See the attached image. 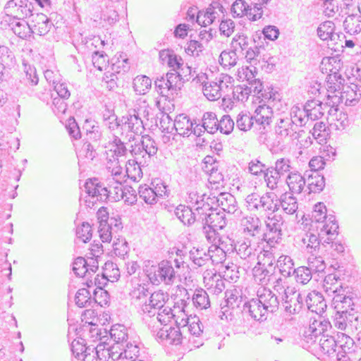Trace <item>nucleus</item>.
<instances>
[{
  "instance_id": "1",
  "label": "nucleus",
  "mask_w": 361,
  "mask_h": 361,
  "mask_svg": "<svg viewBox=\"0 0 361 361\" xmlns=\"http://www.w3.org/2000/svg\"><path fill=\"white\" fill-rule=\"evenodd\" d=\"M345 294H338L332 299V305L336 311L334 322V325L341 330L347 326V322H352L353 319H357L355 317V307L360 298L356 293H348L349 290L345 291Z\"/></svg>"
},
{
  "instance_id": "2",
  "label": "nucleus",
  "mask_w": 361,
  "mask_h": 361,
  "mask_svg": "<svg viewBox=\"0 0 361 361\" xmlns=\"http://www.w3.org/2000/svg\"><path fill=\"white\" fill-rule=\"evenodd\" d=\"M84 188L87 194V199L85 202L90 208H92L97 202H106L110 200V191L97 178L87 179Z\"/></svg>"
},
{
  "instance_id": "3",
  "label": "nucleus",
  "mask_w": 361,
  "mask_h": 361,
  "mask_svg": "<svg viewBox=\"0 0 361 361\" xmlns=\"http://www.w3.org/2000/svg\"><path fill=\"white\" fill-rule=\"evenodd\" d=\"M285 221L281 214L269 213L265 221L267 231L263 240L269 243H279L282 239Z\"/></svg>"
},
{
  "instance_id": "4",
  "label": "nucleus",
  "mask_w": 361,
  "mask_h": 361,
  "mask_svg": "<svg viewBox=\"0 0 361 361\" xmlns=\"http://www.w3.org/2000/svg\"><path fill=\"white\" fill-rule=\"evenodd\" d=\"M290 161L288 159L281 158L275 161L274 166H269V176L267 173L264 174V180L268 188L274 190L279 180L286 178V174L290 173Z\"/></svg>"
},
{
  "instance_id": "5",
  "label": "nucleus",
  "mask_w": 361,
  "mask_h": 361,
  "mask_svg": "<svg viewBox=\"0 0 361 361\" xmlns=\"http://www.w3.org/2000/svg\"><path fill=\"white\" fill-rule=\"evenodd\" d=\"M108 337L109 345H106V348L109 350V355L114 360L122 344H125L129 339L127 329L122 324H114L108 331Z\"/></svg>"
},
{
  "instance_id": "6",
  "label": "nucleus",
  "mask_w": 361,
  "mask_h": 361,
  "mask_svg": "<svg viewBox=\"0 0 361 361\" xmlns=\"http://www.w3.org/2000/svg\"><path fill=\"white\" fill-rule=\"evenodd\" d=\"M6 13L18 19L32 18L35 13L34 5L30 0H9L4 6Z\"/></svg>"
},
{
  "instance_id": "7",
  "label": "nucleus",
  "mask_w": 361,
  "mask_h": 361,
  "mask_svg": "<svg viewBox=\"0 0 361 361\" xmlns=\"http://www.w3.org/2000/svg\"><path fill=\"white\" fill-rule=\"evenodd\" d=\"M304 297L302 293L295 290V288L288 287L284 289L282 297V305L284 311L290 314H298L304 305Z\"/></svg>"
},
{
  "instance_id": "8",
  "label": "nucleus",
  "mask_w": 361,
  "mask_h": 361,
  "mask_svg": "<svg viewBox=\"0 0 361 361\" xmlns=\"http://www.w3.org/2000/svg\"><path fill=\"white\" fill-rule=\"evenodd\" d=\"M20 20L8 13H6L1 21V25L4 27L8 26L16 36L26 39L32 35V30L27 22L20 21Z\"/></svg>"
},
{
  "instance_id": "9",
  "label": "nucleus",
  "mask_w": 361,
  "mask_h": 361,
  "mask_svg": "<svg viewBox=\"0 0 361 361\" xmlns=\"http://www.w3.org/2000/svg\"><path fill=\"white\" fill-rule=\"evenodd\" d=\"M204 214L202 216L201 224L211 228L221 230L226 226V216L224 212H217L210 207L209 203H203Z\"/></svg>"
},
{
  "instance_id": "10",
  "label": "nucleus",
  "mask_w": 361,
  "mask_h": 361,
  "mask_svg": "<svg viewBox=\"0 0 361 361\" xmlns=\"http://www.w3.org/2000/svg\"><path fill=\"white\" fill-rule=\"evenodd\" d=\"M195 211L197 216L190 207L180 204L176 207L174 214L185 226H190L195 221L201 222L202 216L204 214L203 205L198 206Z\"/></svg>"
},
{
  "instance_id": "11",
  "label": "nucleus",
  "mask_w": 361,
  "mask_h": 361,
  "mask_svg": "<svg viewBox=\"0 0 361 361\" xmlns=\"http://www.w3.org/2000/svg\"><path fill=\"white\" fill-rule=\"evenodd\" d=\"M305 302L309 311L314 312L322 317L327 307L326 302L323 295L317 290L309 293L305 297Z\"/></svg>"
},
{
  "instance_id": "12",
  "label": "nucleus",
  "mask_w": 361,
  "mask_h": 361,
  "mask_svg": "<svg viewBox=\"0 0 361 361\" xmlns=\"http://www.w3.org/2000/svg\"><path fill=\"white\" fill-rule=\"evenodd\" d=\"M241 312L247 314L256 321H265L267 319V312L262 310L261 302L258 298H252L243 304Z\"/></svg>"
},
{
  "instance_id": "13",
  "label": "nucleus",
  "mask_w": 361,
  "mask_h": 361,
  "mask_svg": "<svg viewBox=\"0 0 361 361\" xmlns=\"http://www.w3.org/2000/svg\"><path fill=\"white\" fill-rule=\"evenodd\" d=\"M338 343L339 342L334 336L322 334L319 340L317 348L331 361H335V357H339L336 354Z\"/></svg>"
},
{
  "instance_id": "14",
  "label": "nucleus",
  "mask_w": 361,
  "mask_h": 361,
  "mask_svg": "<svg viewBox=\"0 0 361 361\" xmlns=\"http://www.w3.org/2000/svg\"><path fill=\"white\" fill-rule=\"evenodd\" d=\"M30 27L32 35L36 33L40 36L47 35L54 25L53 23L45 14L42 13H35L31 18Z\"/></svg>"
},
{
  "instance_id": "15",
  "label": "nucleus",
  "mask_w": 361,
  "mask_h": 361,
  "mask_svg": "<svg viewBox=\"0 0 361 361\" xmlns=\"http://www.w3.org/2000/svg\"><path fill=\"white\" fill-rule=\"evenodd\" d=\"M298 124L294 123L292 118H280L275 128L276 133L281 138L290 136L292 139H297L298 134L297 133Z\"/></svg>"
},
{
  "instance_id": "16",
  "label": "nucleus",
  "mask_w": 361,
  "mask_h": 361,
  "mask_svg": "<svg viewBox=\"0 0 361 361\" xmlns=\"http://www.w3.org/2000/svg\"><path fill=\"white\" fill-rule=\"evenodd\" d=\"M120 122H121L122 130L127 128L128 131L135 135L141 134L145 129L142 120L139 115L136 114L135 110L133 114L123 116L121 118Z\"/></svg>"
},
{
  "instance_id": "17",
  "label": "nucleus",
  "mask_w": 361,
  "mask_h": 361,
  "mask_svg": "<svg viewBox=\"0 0 361 361\" xmlns=\"http://www.w3.org/2000/svg\"><path fill=\"white\" fill-rule=\"evenodd\" d=\"M166 80V85L169 87L172 97L174 94H178L183 86L185 81L189 80V78H184L180 72L169 71L164 75Z\"/></svg>"
},
{
  "instance_id": "18",
  "label": "nucleus",
  "mask_w": 361,
  "mask_h": 361,
  "mask_svg": "<svg viewBox=\"0 0 361 361\" xmlns=\"http://www.w3.org/2000/svg\"><path fill=\"white\" fill-rule=\"evenodd\" d=\"M306 176V183H307V188L309 192H320L325 186V178L324 175L319 174L317 171H308L305 172Z\"/></svg>"
},
{
  "instance_id": "19",
  "label": "nucleus",
  "mask_w": 361,
  "mask_h": 361,
  "mask_svg": "<svg viewBox=\"0 0 361 361\" xmlns=\"http://www.w3.org/2000/svg\"><path fill=\"white\" fill-rule=\"evenodd\" d=\"M140 348L137 343L128 340L125 344H122V347L118 349L114 360H134L135 357L138 358Z\"/></svg>"
},
{
  "instance_id": "20",
  "label": "nucleus",
  "mask_w": 361,
  "mask_h": 361,
  "mask_svg": "<svg viewBox=\"0 0 361 361\" xmlns=\"http://www.w3.org/2000/svg\"><path fill=\"white\" fill-rule=\"evenodd\" d=\"M257 298L261 302L263 310L274 313L279 310V300L271 290H264V293L259 295Z\"/></svg>"
},
{
  "instance_id": "21",
  "label": "nucleus",
  "mask_w": 361,
  "mask_h": 361,
  "mask_svg": "<svg viewBox=\"0 0 361 361\" xmlns=\"http://www.w3.org/2000/svg\"><path fill=\"white\" fill-rule=\"evenodd\" d=\"M361 86L357 84L351 83L343 87L342 97L345 99L346 106H353L356 105L361 99Z\"/></svg>"
},
{
  "instance_id": "22",
  "label": "nucleus",
  "mask_w": 361,
  "mask_h": 361,
  "mask_svg": "<svg viewBox=\"0 0 361 361\" xmlns=\"http://www.w3.org/2000/svg\"><path fill=\"white\" fill-rule=\"evenodd\" d=\"M286 182L291 193H300L306 184V176L298 171L290 172L286 177Z\"/></svg>"
},
{
  "instance_id": "23",
  "label": "nucleus",
  "mask_w": 361,
  "mask_h": 361,
  "mask_svg": "<svg viewBox=\"0 0 361 361\" xmlns=\"http://www.w3.org/2000/svg\"><path fill=\"white\" fill-rule=\"evenodd\" d=\"M255 1L256 2L252 3L253 4L252 8L244 0H240L242 13L246 15L251 21H256L261 18L263 14L262 6L264 4H261L258 0Z\"/></svg>"
},
{
  "instance_id": "24",
  "label": "nucleus",
  "mask_w": 361,
  "mask_h": 361,
  "mask_svg": "<svg viewBox=\"0 0 361 361\" xmlns=\"http://www.w3.org/2000/svg\"><path fill=\"white\" fill-rule=\"evenodd\" d=\"M335 24L331 20H326L321 23L317 29V33L318 37L323 41H335L336 36L339 38V35L334 32Z\"/></svg>"
},
{
  "instance_id": "25",
  "label": "nucleus",
  "mask_w": 361,
  "mask_h": 361,
  "mask_svg": "<svg viewBox=\"0 0 361 361\" xmlns=\"http://www.w3.org/2000/svg\"><path fill=\"white\" fill-rule=\"evenodd\" d=\"M87 337L92 338V341H99L97 346V348H101L102 346L106 348V345H109V343H108V331L105 329L99 328L96 322L92 324Z\"/></svg>"
},
{
  "instance_id": "26",
  "label": "nucleus",
  "mask_w": 361,
  "mask_h": 361,
  "mask_svg": "<svg viewBox=\"0 0 361 361\" xmlns=\"http://www.w3.org/2000/svg\"><path fill=\"white\" fill-rule=\"evenodd\" d=\"M219 120L216 114L212 111L204 112L200 121L201 127L209 134H214L218 131Z\"/></svg>"
},
{
  "instance_id": "27",
  "label": "nucleus",
  "mask_w": 361,
  "mask_h": 361,
  "mask_svg": "<svg viewBox=\"0 0 361 361\" xmlns=\"http://www.w3.org/2000/svg\"><path fill=\"white\" fill-rule=\"evenodd\" d=\"M225 305L221 307V310L228 308L233 310H240L241 312L243 302L242 297L238 295L236 290H234V291L226 290L225 292Z\"/></svg>"
},
{
  "instance_id": "28",
  "label": "nucleus",
  "mask_w": 361,
  "mask_h": 361,
  "mask_svg": "<svg viewBox=\"0 0 361 361\" xmlns=\"http://www.w3.org/2000/svg\"><path fill=\"white\" fill-rule=\"evenodd\" d=\"M157 272L161 281L166 283L172 282L175 279V271L170 261L162 260L159 262Z\"/></svg>"
},
{
  "instance_id": "29",
  "label": "nucleus",
  "mask_w": 361,
  "mask_h": 361,
  "mask_svg": "<svg viewBox=\"0 0 361 361\" xmlns=\"http://www.w3.org/2000/svg\"><path fill=\"white\" fill-rule=\"evenodd\" d=\"M218 8L219 11L224 13L226 11L225 8L221 4H220L219 0H212L209 7L206 9L204 14L203 15L204 20L202 22L203 26L207 27L214 23L216 19V12L215 10Z\"/></svg>"
},
{
  "instance_id": "30",
  "label": "nucleus",
  "mask_w": 361,
  "mask_h": 361,
  "mask_svg": "<svg viewBox=\"0 0 361 361\" xmlns=\"http://www.w3.org/2000/svg\"><path fill=\"white\" fill-rule=\"evenodd\" d=\"M284 212L288 214H293L298 210V200L291 192L282 194L279 200Z\"/></svg>"
},
{
  "instance_id": "31",
  "label": "nucleus",
  "mask_w": 361,
  "mask_h": 361,
  "mask_svg": "<svg viewBox=\"0 0 361 361\" xmlns=\"http://www.w3.org/2000/svg\"><path fill=\"white\" fill-rule=\"evenodd\" d=\"M138 195L145 203L154 205L159 201V196L156 195L151 185L147 184L140 185L138 188Z\"/></svg>"
},
{
  "instance_id": "32",
  "label": "nucleus",
  "mask_w": 361,
  "mask_h": 361,
  "mask_svg": "<svg viewBox=\"0 0 361 361\" xmlns=\"http://www.w3.org/2000/svg\"><path fill=\"white\" fill-rule=\"evenodd\" d=\"M133 89L137 94L144 95L152 87V80L145 75H137L133 79Z\"/></svg>"
},
{
  "instance_id": "33",
  "label": "nucleus",
  "mask_w": 361,
  "mask_h": 361,
  "mask_svg": "<svg viewBox=\"0 0 361 361\" xmlns=\"http://www.w3.org/2000/svg\"><path fill=\"white\" fill-rule=\"evenodd\" d=\"M126 172L128 178L134 182L139 181L143 176L141 166L136 159H129L127 161Z\"/></svg>"
},
{
  "instance_id": "34",
  "label": "nucleus",
  "mask_w": 361,
  "mask_h": 361,
  "mask_svg": "<svg viewBox=\"0 0 361 361\" xmlns=\"http://www.w3.org/2000/svg\"><path fill=\"white\" fill-rule=\"evenodd\" d=\"M165 304V295L162 291L154 292L149 299V304L145 305L144 311L151 313L150 309H158L161 310Z\"/></svg>"
},
{
  "instance_id": "35",
  "label": "nucleus",
  "mask_w": 361,
  "mask_h": 361,
  "mask_svg": "<svg viewBox=\"0 0 361 361\" xmlns=\"http://www.w3.org/2000/svg\"><path fill=\"white\" fill-rule=\"evenodd\" d=\"M102 269V279H105L106 281L111 282H115L120 279V271L117 264L113 262H106Z\"/></svg>"
},
{
  "instance_id": "36",
  "label": "nucleus",
  "mask_w": 361,
  "mask_h": 361,
  "mask_svg": "<svg viewBox=\"0 0 361 361\" xmlns=\"http://www.w3.org/2000/svg\"><path fill=\"white\" fill-rule=\"evenodd\" d=\"M219 205L221 207L224 211L234 214L237 211V202L233 195L230 193H224L218 199Z\"/></svg>"
},
{
  "instance_id": "37",
  "label": "nucleus",
  "mask_w": 361,
  "mask_h": 361,
  "mask_svg": "<svg viewBox=\"0 0 361 361\" xmlns=\"http://www.w3.org/2000/svg\"><path fill=\"white\" fill-rule=\"evenodd\" d=\"M25 77L21 82L27 87L36 86L39 82V77L35 66L23 62Z\"/></svg>"
},
{
  "instance_id": "38",
  "label": "nucleus",
  "mask_w": 361,
  "mask_h": 361,
  "mask_svg": "<svg viewBox=\"0 0 361 361\" xmlns=\"http://www.w3.org/2000/svg\"><path fill=\"white\" fill-rule=\"evenodd\" d=\"M254 126L251 114L247 111H240L236 117V127L241 131L247 132Z\"/></svg>"
},
{
  "instance_id": "39",
  "label": "nucleus",
  "mask_w": 361,
  "mask_h": 361,
  "mask_svg": "<svg viewBox=\"0 0 361 361\" xmlns=\"http://www.w3.org/2000/svg\"><path fill=\"white\" fill-rule=\"evenodd\" d=\"M75 302L78 307L82 308L92 305V295L87 288H80L75 295Z\"/></svg>"
},
{
  "instance_id": "40",
  "label": "nucleus",
  "mask_w": 361,
  "mask_h": 361,
  "mask_svg": "<svg viewBox=\"0 0 361 361\" xmlns=\"http://www.w3.org/2000/svg\"><path fill=\"white\" fill-rule=\"evenodd\" d=\"M192 302L196 307L207 309L210 306V300L206 290L202 288L196 289L192 296Z\"/></svg>"
},
{
  "instance_id": "41",
  "label": "nucleus",
  "mask_w": 361,
  "mask_h": 361,
  "mask_svg": "<svg viewBox=\"0 0 361 361\" xmlns=\"http://www.w3.org/2000/svg\"><path fill=\"white\" fill-rule=\"evenodd\" d=\"M317 321H314L312 324L310 325L309 329L305 332L304 337L305 341L307 343L314 345V349H317V345L321 335V330L317 328Z\"/></svg>"
},
{
  "instance_id": "42",
  "label": "nucleus",
  "mask_w": 361,
  "mask_h": 361,
  "mask_svg": "<svg viewBox=\"0 0 361 361\" xmlns=\"http://www.w3.org/2000/svg\"><path fill=\"white\" fill-rule=\"evenodd\" d=\"M252 272L255 278H259L261 283L265 284L269 281L270 276L274 274L271 269H267L261 261L257 262L252 269Z\"/></svg>"
},
{
  "instance_id": "43",
  "label": "nucleus",
  "mask_w": 361,
  "mask_h": 361,
  "mask_svg": "<svg viewBox=\"0 0 361 361\" xmlns=\"http://www.w3.org/2000/svg\"><path fill=\"white\" fill-rule=\"evenodd\" d=\"M265 200H268L267 192L262 195L259 196L258 194L254 192L248 195L245 198V202L249 207V209L252 210H259L262 208Z\"/></svg>"
},
{
  "instance_id": "44",
  "label": "nucleus",
  "mask_w": 361,
  "mask_h": 361,
  "mask_svg": "<svg viewBox=\"0 0 361 361\" xmlns=\"http://www.w3.org/2000/svg\"><path fill=\"white\" fill-rule=\"evenodd\" d=\"M326 124L322 121H318L314 123L313 128L310 133L319 144L322 145L323 142H325L328 135L326 132Z\"/></svg>"
},
{
  "instance_id": "45",
  "label": "nucleus",
  "mask_w": 361,
  "mask_h": 361,
  "mask_svg": "<svg viewBox=\"0 0 361 361\" xmlns=\"http://www.w3.org/2000/svg\"><path fill=\"white\" fill-rule=\"evenodd\" d=\"M78 340H74L71 344V350L73 355L78 360H80L82 355L85 354L87 351V348H90L92 345L87 346L85 343V339L82 338H78Z\"/></svg>"
},
{
  "instance_id": "46",
  "label": "nucleus",
  "mask_w": 361,
  "mask_h": 361,
  "mask_svg": "<svg viewBox=\"0 0 361 361\" xmlns=\"http://www.w3.org/2000/svg\"><path fill=\"white\" fill-rule=\"evenodd\" d=\"M312 267H300L293 271L298 283L306 284L312 279Z\"/></svg>"
},
{
  "instance_id": "47",
  "label": "nucleus",
  "mask_w": 361,
  "mask_h": 361,
  "mask_svg": "<svg viewBox=\"0 0 361 361\" xmlns=\"http://www.w3.org/2000/svg\"><path fill=\"white\" fill-rule=\"evenodd\" d=\"M114 252L116 256L123 257L128 255L130 248L128 243L122 236L116 238L113 243Z\"/></svg>"
},
{
  "instance_id": "48",
  "label": "nucleus",
  "mask_w": 361,
  "mask_h": 361,
  "mask_svg": "<svg viewBox=\"0 0 361 361\" xmlns=\"http://www.w3.org/2000/svg\"><path fill=\"white\" fill-rule=\"evenodd\" d=\"M237 59L236 51L233 49L231 51H223L220 54L219 61L224 67H231L237 63Z\"/></svg>"
},
{
  "instance_id": "49",
  "label": "nucleus",
  "mask_w": 361,
  "mask_h": 361,
  "mask_svg": "<svg viewBox=\"0 0 361 361\" xmlns=\"http://www.w3.org/2000/svg\"><path fill=\"white\" fill-rule=\"evenodd\" d=\"M141 148L144 150L149 158L154 156L158 150L155 141L149 135H144L142 137Z\"/></svg>"
},
{
  "instance_id": "50",
  "label": "nucleus",
  "mask_w": 361,
  "mask_h": 361,
  "mask_svg": "<svg viewBox=\"0 0 361 361\" xmlns=\"http://www.w3.org/2000/svg\"><path fill=\"white\" fill-rule=\"evenodd\" d=\"M109 293L104 288L94 290L92 296V305L97 304L100 307H104L109 303Z\"/></svg>"
},
{
  "instance_id": "51",
  "label": "nucleus",
  "mask_w": 361,
  "mask_h": 361,
  "mask_svg": "<svg viewBox=\"0 0 361 361\" xmlns=\"http://www.w3.org/2000/svg\"><path fill=\"white\" fill-rule=\"evenodd\" d=\"M218 130L224 135H230L234 128L235 122L228 114H224L218 121Z\"/></svg>"
},
{
  "instance_id": "52",
  "label": "nucleus",
  "mask_w": 361,
  "mask_h": 361,
  "mask_svg": "<svg viewBox=\"0 0 361 361\" xmlns=\"http://www.w3.org/2000/svg\"><path fill=\"white\" fill-rule=\"evenodd\" d=\"M166 82L164 75L160 78H157L154 80V88L161 97H164L166 100L169 101L172 94L169 90V87L166 85Z\"/></svg>"
},
{
  "instance_id": "53",
  "label": "nucleus",
  "mask_w": 361,
  "mask_h": 361,
  "mask_svg": "<svg viewBox=\"0 0 361 361\" xmlns=\"http://www.w3.org/2000/svg\"><path fill=\"white\" fill-rule=\"evenodd\" d=\"M76 235L82 243H85L90 240L92 236V230L90 224L87 221H83L76 228Z\"/></svg>"
},
{
  "instance_id": "54",
  "label": "nucleus",
  "mask_w": 361,
  "mask_h": 361,
  "mask_svg": "<svg viewBox=\"0 0 361 361\" xmlns=\"http://www.w3.org/2000/svg\"><path fill=\"white\" fill-rule=\"evenodd\" d=\"M343 27L347 33L357 34L361 31V23L355 16H349L343 21Z\"/></svg>"
},
{
  "instance_id": "55",
  "label": "nucleus",
  "mask_w": 361,
  "mask_h": 361,
  "mask_svg": "<svg viewBox=\"0 0 361 361\" xmlns=\"http://www.w3.org/2000/svg\"><path fill=\"white\" fill-rule=\"evenodd\" d=\"M326 82L330 85H329V89L333 92L342 91L343 87H346L344 85L345 79L341 73L333 76H327Z\"/></svg>"
},
{
  "instance_id": "56",
  "label": "nucleus",
  "mask_w": 361,
  "mask_h": 361,
  "mask_svg": "<svg viewBox=\"0 0 361 361\" xmlns=\"http://www.w3.org/2000/svg\"><path fill=\"white\" fill-rule=\"evenodd\" d=\"M269 166H267L266 164L262 163L257 159L252 160L249 163V172L254 176H259L262 174L263 176L264 177V174L266 173L269 174Z\"/></svg>"
},
{
  "instance_id": "57",
  "label": "nucleus",
  "mask_w": 361,
  "mask_h": 361,
  "mask_svg": "<svg viewBox=\"0 0 361 361\" xmlns=\"http://www.w3.org/2000/svg\"><path fill=\"white\" fill-rule=\"evenodd\" d=\"M92 61L93 66L99 71H102L109 63L108 56L104 51H94L92 55Z\"/></svg>"
},
{
  "instance_id": "58",
  "label": "nucleus",
  "mask_w": 361,
  "mask_h": 361,
  "mask_svg": "<svg viewBox=\"0 0 361 361\" xmlns=\"http://www.w3.org/2000/svg\"><path fill=\"white\" fill-rule=\"evenodd\" d=\"M66 128L71 137L75 140H78L81 138V130L78 123H77L74 117H70L67 120Z\"/></svg>"
},
{
  "instance_id": "59",
  "label": "nucleus",
  "mask_w": 361,
  "mask_h": 361,
  "mask_svg": "<svg viewBox=\"0 0 361 361\" xmlns=\"http://www.w3.org/2000/svg\"><path fill=\"white\" fill-rule=\"evenodd\" d=\"M87 260L82 257H78L73 263V271L77 276L83 277L87 273Z\"/></svg>"
},
{
  "instance_id": "60",
  "label": "nucleus",
  "mask_w": 361,
  "mask_h": 361,
  "mask_svg": "<svg viewBox=\"0 0 361 361\" xmlns=\"http://www.w3.org/2000/svg\"><path fill=\"white\" fill-rule=\"evenodd\" d=\"M252 93V87L247 85H237L233 90V98L238 101H247Z\"/></svg>"
},
{
  "instance_id": "61",
  "label": "nucleus",
  "mask_w": 361,
  "mask_h": 361,
  "mask_svg": "<svg viewBox=\"0 0 361 361\" xmlns=\"http://www.w3.org/2000/svg\"><path fill=\"white\" fill-rule=\"evenodd\" d=\"M183 59L182 57L175 52L171 55V57L167 61V66L171 68L170 71L172 72H184Z\"/></svg>"
},
{
  "instance_id": "62",
  "label": "nucleus",
  "mask_w": 361,
  "mask_h": 361,
  "mask_svg": "<svg viewBox=\"0 0 361 361\" xmlns=\"http://www.w3.org/2000/svg\"><path fill=\"white\" fill-rule=\"evenodd\" d=\"M325 224L323 226V230L327 235H338V224L336 219V216L332 214L327 215V219H324Z\"/></svg>"
},
{
  "instance_id": "63",
  "label": "nucleus",
  "mask_w": 361,
  "mask_h": 361,
  "mask_svg": "<svg viewBox=\"0 0 361 361\" xmlns=\"http://www.w3.org/2000/svg\"><path fill=\"white\" fill-rule=\"evenodd\" d=\"M150 185L152 187L153 190L156 192V195L159 196V199L162 198L164 195H169L168 185L162 179H153Z\"/></svg>"
},
{
  "instance_id": "64",
  "label": "nucleus",
  "mask_w": 361,
  "mask_h": 361,
  "mask_svg": "<svg viewBox=\"0 0 361 361\" xmlns=\"http://www.w3.org/2000/svg\"><path fill=\"white\" fill-rule=\"evenodd\" d=\"M249 42L248 37L244 35H235L231 42V47L235 51L238 50V48L240 49V51H243L249 48Z\"/></svg>"
}]
</instances>
